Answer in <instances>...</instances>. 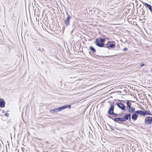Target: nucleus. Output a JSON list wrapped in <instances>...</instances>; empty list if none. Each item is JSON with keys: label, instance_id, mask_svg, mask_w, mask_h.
Listing matches in <instances>:
<instances>
[{"label": "nucleus", "instance_id": "21", "mask_svg": "<svg viewBox=\"0 0 152 152\" xmlns=\"http://www.w3.org/2000/svg\"><path fill=\"white\" fill-rule=\"evenodd\" d=\"M5 115L7 117H8L9 116V114L8 113H5Z\"/></svg>", "mask_w": 152, "mask_h": 152}, {"label": "nucleus", "instance_id": "8", "mask_svg": "<svg viewBox=\"0 0 152 152\" xmlns=\"http://www.w3.org/2000/svg\"><path fill=\"white\" fill-rule=\"evenodd\" d=\"M67 15V18L64 20V23L66 26H68L69 24V21L71 18V17L68 15V13H66Z\"/></svg>", "mask_w": 152, "mask_h": 152}, {"label": "nucleus", "instance_id": "22", "mask_svg": "<svg viewBox=\"0 0 152 152\" xmlns=\"http://www.w3.org/2000/svg\"><path fill=\"white\" fill-rule=\"evenodd\" d=\"M140 65V66H144V64H143L142 63Z\"/></svg>", "mask_w": 152, "mask_h": 152}, {"label": "nucleus", "instance_id": "4", "mask_svg": "<svg viewBox=\"0 0 152 152\" xmlns=\"http://www.w3.org/2000/svg\"><path fill=\"white\" fill-rule=\"evenodd\" d=\"M114 106L111 105V107L110 108L108 112V113L109 115H117V114L115 113H114Z\"/></svg>", "mask_w": 152, "mask_h": 152}, {"label": "nucleus", "instance_id": "17", "mask_svg": "<svg viewBox=\"0 0 152 152\" xmlns=\"http://www.w3.org/2000/svg\"><path fill=\"white\" fill-rule=\"evenodd\" d=\"M52 112H59L58 110V108L57 109H55L54 110H52Z\"/></svg>", "mask_w": 152, "mask_h": 152}, {"label": "nucleus", "instance_id": "6", "mask_svg": "<svg viewBox=\"0 0 152 152\" xmlns=\"http://www.w3.org/2000/svg\"><path fill=\"white\" fill-rule=\"evenodd\" d=\"M123 118L124 122L126 120H128V119H129V121L131 122V114L130 113L126 114L124 116Z\"/></svg>", "mask_w": 152, "mask_h": 152}, {"label": "nucleus", "instance_id": "18", "mask_svg": "<svg viewBox=\"0 0 152 152\" xmlns=\"http://www.w3.org/2000/svg\"><path fill=\"white\" fill-rule=\"evenodd\" d=\"M141 11H142V15H144L145 13V11L144 9H143V8L141 10Z\"/></svg>", "mask_w": 152, "mask_h": 152}, {"label": "nucleus", "instance_id": "2", "mask_svg": "<svg viewBox=\"0 0 152 152\" xmlns=\"http://www.w3.org/2000/svg\"><path fill=\"white\" fill-rule=\"evenodd\" d=\"M136 114L140 115H141L145 116L146 115H149L151 114L147 111L145 110V111L137 110L134 112Z\"/></svg>", "mask_w": 152, "mask_h": 152}, {"label": "nucleus", "instance_id": "13", "mask_svg": "<svg viewBox=\"0 0 152 152\" xmlns=\"http://www.w3.org/2000/svg\"><path fill=\"white\" fill-rule=\"evenodd\" d=\"M137 115L136 114L134 113V114H132V119L135 121L137 120Z\"/></svg>", "mask_w": 152, "mask_h": 152}, {"label": "nucleus", "instance_id": "24", "mask_svg": "<svg viewBox=\"0 0 152 152\" xmlns=\"http://www.w3.org/2000/svg\"><path fill=\"white\" fill-rule=\"evenodd\" d=\"M38 50H39L40 51H41V49H38Z\"/></svg>", "mask_w": 152, "mask_h": 152}, {"label": "nucleus", "instance_id": "19", "mask_svg": "<svg viewBox=\"0 0 152 152\" xmlns=\"http://www.w3.org/2000/svg\"><path fill=\"white\" fill-rule=\"evenodd\" d=\"M96 56H99L100 57H103V56H98V55H97L96 54H94V56H93L95 57H96Z\"/></svg>", "mask_w": 152, "mask_h": 152}, {"label": "nucleus", "instance_id": "25", "mask_svg": "<svg viewBox=\"0 0 152 152\" xmlns=\"http://www.w3.org/2000/svg\"><path fill=\"white\" fill-rule=\"evenodd\" d=\"M42 50H43V51H45L44 50L43 48H42Z\"/></svg>", "mask_w": 152, "mask_h": 152}, {"label": "nucleus", "instance_id": "20", "mask_svg": "<svg viewBox=\"0 0 152 152\" xmlns=\"http://www.w3.org/2000/svg\"><path fill=\"white\" fill-rule=\"evenodd\" d=\"M127 48H125L123 49V50L124 51H126L127 50Z\"/></svg>", "mask_w": 152, "mask_h": 152}, {"label": "nucleus", "instance_id": "11", "mask_svg": "<svg viewBox=\"0 0 152 152\" xmlns=\"http://www.w3.org/2000/svg\"><path fill=\"white\" fill-rule=\"evenodd\" d=\"M5 102L3 99H0V107H4L5 105Z\"/></svg>", "mask_w": 152, "mask_h": 152}, {"label": "nucleus", "instance_id": "23", "mask_svg": "<svg viewBox=\"0 0 152 152\" xmlns=\"http://www.w3.org/2000/svg\"><path fill=\"white\" fill-rule=\"evenodd\" d=\"M112 126H110V128L112 130H113V129H112Z\"/></svg>", "mask_w": 152, "mask_h": 152}, {"label": "nucleus", "instance_id": "12", "mask_svg": "<svg viewBox=\"0 0 152 152\" xmlns=\"http://www.w3.org/2000/svg\"><path fill=\"white\" fill-rule=\"evenodd\" d=\"M70 105H65L64 106H62V107H59L58 108V110L59 112L60 111L63 110L66 108L67 107H70Z\"/></svg>", "mask_w": 152, "mask_h": 152}, {"label": "nucleus", "instance_id": "14", "mask_svg": "<svg viewBox=\"0 0 152 152\" xmlns=\"http://www.w3.org/2000/svg\"><path fill=\"white\" fill-rule=\"evenodd\" d=\"M126 101V104L127 105V109H129L130 108H131V103L129 102V101L127 100Z\"/></svg>", "mask_w": 152, "mask_h": 152}, {"label": "nucleus", "instance_id": "16", "mask_svg": "<svg viewBox=\"0 0 152 152\" xmlns=\"http://www.w3.org/2000/svg\"><path fill=\"white\" fill-rule=\"evenodd\" d=\"M89 49L91 51H92L93 53H95L96 52V50L93 47L90 46L89 47Z\"/></svg>", "mask_w": 152, "mask_h": 152}, {"label": "nucleus", "instance_id": "7", "mask_svg": "<svg viewBox=\"0 0 152 152\" xmlns=\"http://www.w3.org/2000/svg\"><path fill=\"white\" fill-rule=\"evenodd\" d=\"M108 117L111 119H112L115 122H118L119 123V121L124 122L123 118H116L113 119V117L111 116H109Z\"/></svg>", "mask_w": 152, "mask_h": 152}, {"label": "nucleus", "instance_id": "9", "mask_svg": "<svg viewBox=\"0 0 152 152\" xmlns=\"http://www.w3.org/2000/svg\"><path fill=\"white\" fill-rule=\"evenodd\" d=\"M116 104L117 105L119 108L121 109V110H125V106L122 103H117Z\"/></svg>", "mask_w": 152, "mask_h": 152}, {"label": "nucleus", "instance_id": "10", "mask_svg": "<svg viewBox=\"0 0 152 152\" xmlns=\"http://www.w3.org/2000/svg\"><path fill=\"white\" fill-rule=\"evenodd\" d=\"M142 3L146 7L148 8L152 13V6L150 4L146 3L144 2H142Z\"/></svg>", "mask_w": 152, "mask_h": 152}, {"label": "nucleus", "instance_id": "1", "mask_svg": "<svg viewBox=\"0 0 152 152\" xmlns=\"http://www.w3.org/2000/svg\"><path fill=\"white\" fill-rule=\"evenodd\" d=\"M105 41L104 39H102V38H99V42L98 39H96L95 42V43L98 47H104V43Z\"/></svg>", "mask_w": 152, "mask_h": 152}, {"label": "nucleus", "instance_id": "3", "mask_svg": "<svg viewBox=\"0 0 152 152\" xmlns=\"http://www.w3.org/2000/svg\"><path fill=\"white\" fill-rule=\"evenodd\" d=\"M115 46V42L112 41H109L107 43L106 46L104 47L107 48L109 49H110V48L112 49L114 48Z\"/></svg>", "mask_w": 152, "mask_h": 152}, {"label": "nucleus", "instance_id": "15", "mask_svg": "<svg viewBox=\"0 0 152 152\" xmlns=\"http://www.w3.org/2000/svg\"><path fill=\"white\" fill-rule=\"evenodd\" d=\"M127 110L130 113H132L134 111V110H135V108H132L131 107V108H130L127 109Z\"/></svg>", "mask_w": 152, "mask_h": 152}, {"label": "nucleus", "instance_id": "5", "mask_svg": "<svg viewBox=\"0 0 152 152\" xmlns=\"http://www.w3.org/2000/svg\"><path fill=\"white\" fill-rule=\"evenodd\" d=\"M145 123L150 125L152 123V117L150 116L146 117L145 119Z\"/></svg>", "mask_w": 152, "mask_h": 152}]
</instances>
